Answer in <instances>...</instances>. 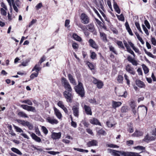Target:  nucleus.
Returning <instances> with one entry per match:
<instances>
[{"label":"nucleus","mask_w":156,"mask_h":156,"mask_svg":"<svg viewBox=\"0 0 156 156\" xmlns=\"http://www.w3.org/2000/svg\"><path fill=\"white\" fill-rule=\"evenodd\" d=\"M126 71L131 74L134 75L135 74V72L133 69L129 65H127L126 68Z\"/></svg>","instance_id":"4468645a"},{"label":"nucleus","mask_w":156,"mask_h":156,"mask_svg":"<svg viewBox=\"0 0 156 156\" xmlns=\"http://www.w3.org/2000/svg\"><path fill=\"white\" fill-rule=\"evenodd\" d=\"M124 77L126 81L127 84L129 85L130 84V81L128 79V76L126 74H125L124 75Z\"/></svg>","instance_id":"8fccbe9b"},{"label":"nucleus","mask_w":156,"mask_h":156,"mask_svg":"<svg viewBox=\"0 0 156 156\" xmlns=\"http://www.w3.org/2000/svg\"><path fill=\"white\" fill-rule=\"evenodd\" d=\"M125 25L126 27V28L127 31L129 33V34L133 36V34L130 28L129 25L128 24V23L126 22L125 23Z\"/></svg>","instance_id":"b1692460"},{"label":"nucleus","mask_w":156,"mask_h":156,"mask_svg":"<svg viewBox=\"0 0 156 156\" xmlns=\"http://www.w3.org/2000/svg\"><path fill=\"white\" fill-rule=\"evenodd\" d=\"M88 42L90 46L95 49L98 48V46L96 44L95 42L92 39H90L88 41Z\"/></svg>","instance_id":"dca6fc26"},{"label":"nucleus","mask_w":156,"mask_h":156,"mask_svg":"<svg viewBox=\"0 0 156 156\" xmlns=\"http://www.w3.org/2000/svg\"><path fill=\"white\" fill-rule=\"evenodd\" d=\"M61 108L63 107L64 105L63 104V103L61 101H59L57 104Z\"/></svg>","instance_id":"5fc2aeb1"},{"label":"nucleus","mask_w":156,"mask_h":156,"mask_svg":"<svg viewBox=\"0 0 156 156\" xmlns=\"http://www.w3.org/2000/svg\"><path fill=\"white\" fill-rule=\"evenodd\" d=\"M26 126L28 127L30 130H32L33 128V126L29 122H28Z\"/></svg>","instance_id":"3c124183"},{"label":"nucleus","mask_w":156,"mask_h":156,"mask_svg":"<svg viewBox=\"0 0 156 156\" xmlns=\"http://www.w3.org/2000/svg\"><path fill=\"white\" fill-rule=\"evenodd\" d=\"M46 58L45 56L44 55L42 56V57L41 58V59L38 62L39 63V65H41L42 62L45 61Z\"/></svg>","instance_id":"79ce46f5"},{"label":"nucleus","mask_w":156,"mask_h":156,"mask_svg":"<svg viewBox=\"0 0 156 156\" xmlns=\"http://www.w3.org/2000/svg\"><path fill=\"white\" fill-rule=\"evenodd\" d=\"M41 129L42 130L43 133L46 135L48 134V131L47 128L44 126H42L41 127Z\"/></svg>","instance_id":"c03bdc74"},{"label":"nucleus","mask_w":156,"mask_h":156,"mask_svg":"<svg viewBox=\"0 0 156 156\" xmlns=\"http://www.w3.org/2000/svg\"><path fill=\"white\" fill-rule=\"evenodd\" d=\"M122 105V103L120 101H112V106L113 108H115L118 107Z\"/></svg>","instance_id":"4be33fe9"},{"label":"nucleus","mask_w":156,"mask_h":156,"mask_svg":"<svg viewBox=\"0 0 156 156\" xmlns=\"http://www.w3.org/2000/svg\"><path fill=\"white\" fill-rule=\"evenodd\" d=\"M87 65L91 70L94 69V66L93 65L89 62H87Z\"/></svg>","instance_id":"58836bf2"},{"label":"nucleus","mask_w":156,"mask_h":156,"mask_svg":"<svg viewBox=\"0 0 156 156\" xmlns=\"http://www.w3.org/2000/svg\"><path fill=\"white\" fill-rule=\"evenodd\" d=\"M142 67L145 74H147L149 72V69L148 68L144 65H142Z\"/></svg>","instance_id":"f704fd0d"},{"label":"nucleus","mask_w":156,"mask_h":156,"mask_svg":"<svg viewBox=\"0 0 156 156\" xmlns=\"http://www.w3.org/2000/svg\"><path fill=\"white\" fill-rule=\"evenodd\" d=\"M143 134L141 132L138 131H136L133 134V136H142Z\"/></svg>","instance_id":"2f4dec72"},{"label":"nucleus","mask_w":156,"mask_h":156,"mask_svg":"<svg viewBox=\"0 0 156 156\" xmlns=\"http://www.w3.org/2000/svg\"><path fill=\"white\" fill-rule=\"evenodd\" d=\"M127 51L130 53L132 55H133V56L134 57H135V55L133 52V51L130 48H129L127 49Z\"/></svg>","instance_id":"13d9d810"},{"label":"nucleus","mask_w":156,"mask_h":156,"mask_svg":"<svg viewBox=\"0 0 156 156\" xmlns=\"http://www.w3.org/2000/svg\"><path fill=\"white\" fill-rule=\"evenodd\" d=\"M133 141L132 140H130L126 141V144L129 146L133 144Z\"/></svg>","instance_id":"e2e57ef3"},{"label":"nucleus","mask_w":156,"mask_h":156,"mask_svg":"<svg viewBox=\"0 0 156 156\" xmlns=\"http://www.w3.org/2000/svg\"><path fill=\"white\" fill-rule=\"evenodd\" d=\"M1 6L2 7L1 8L5 9V10H8L7 7L5 5L3 2H2L1 3Z\"/></svg>","instance_id":"4d7b16f0"},{"label":"nucleus","mask_w":156,"mask_h":156,"mask_svg":"<svg viewBox=\"0 0 156 156\" xmlns=\"http://www.w3.org/2000/svg\"><path fill=\"white\" fill-rule=\"evenodd\" d=\"M106 146L112 148H118L119 147V146L113 144H107Z\"/></svg>","instance_id":"c9c22d12"},{"label":"nucleus","mask_w":156,"mask_h":156,"mask_svg":"<svg viewBox=\"0 0 156 156\" xmlns=\"http://www.w3.org/2000/svg\"><path fill=\"white\" fill-rule=\"evenodd\" d=\"M109 47L110 50L113 53H114V54H117V52H116V51L115 50V49L114 48L113 46H112V45H109Z\"/></svg>","instance_id":"ea45409f"},{"label":"nucleus","mask_w":156,"mask_h":156,"mask_svg":"<svg viewBox=\"0 0 156 156\" xmlns=\"http://www.w3.org/2000/svg\"><path fill=\"white\" fill-rule=\"evenodd\" d=\"M72 110L74 115L77 117H78L79 112V104L77 103L73 106L72 108Z\"/></svg>","instance_id":"423d86ee"},{"label":"nucleus","mask_w":156,"mask_h":156,"mask_svg":"<svg viewBox=\"0 0 156 156\" xmlns=\"http://www.w3.org/2000/svg\"><path fill=\"white\" fill-rule=\"evenodd\" d=\"M96 57V54L94 52H92L91 53L90 57L92 59H94Z\"/></svg>","instance_id":"6e6d98bb"},{"label":"nucleus","mask_w":156,"mask_h":156,"mask_svg":"<svg viewBox=\"0 0 156 156\" xmlns=\"http://www.w3.org/2000/svg\"><path fill=\"white\" fill-rule=\"evenodd\" d=\"M136 85L141 88H145V85L144 83L139 80H136Z\"/></svg>","instance_id":"a211bd4d"},{"label":"nucleus","mask_w":156,"mask_h":156,"mask_svg":"<svg viewBox=\"0 0 156 156\" xmlns=\"http://www.w3.org/2000/svg\"><path fill=\"white\" fill-rule=\"evenodd\" d=\"M138 109L143 114L146 115L147 111V108L144 105L139 106Z\"/></svg>","instance_id":"f8f14e48"},{"label":"nucleus","mask_w":156,"mask_h":156,"mask_svg":"<svg viewBox=\"0 0 156 156\" xmlns=\"http://www.w3.org/2000/svg\"><path fill=\"white\" fill-rule=\"evenodd\" d=\"M42 6V4L41 3H40L36 5L35 7L37 10H38L40 9Z\"/></svg>","instance_id":"bf43d9fd"},{"label":"nucleus","mask_w":156,"mask_h":156,"mask_svg":"<svg viewBox=\"0 0 156 156\" xmlns=\"http://www.w3.org/2000/svg\"><path fill=\"white\" fill-rule=\"evenodd\" d=\"M113 7L114 9H115L116 12L118 13L119 14L120 12V9L119 8L117 4L115 2H114V3Z\"/></svg>","instance_id":"cd10ccee"},{"label":"nucleus","mask_w":156,"mask_h":156,"mask_svg":"<svg viewBox=\"0 0 156 156\" xmlns=\"http://www.w3.org/2000/svg\"><path fill=\"white\" fill-rule=\"evenodd\" d=\"M98 133L99 135H105L106 134L105 131L102 129H100L98 131Z\"/></svg>","instance_id":"09e8293b"},{"label":"nucleus","mask_w":156,"mask_h":156,"mask_svg":"<svg viewBox=\"0 0 156 156\" xmlns=\"http://www.w3.org/2000/svg\"><path fill=\"white\" fill-rule=\"evenodd\" d=\"M133 148L135 149L140 151L141 152L140 153L144 152L145 151V147L142 146H138L134 147Z\"/></svg>","instance_id":"393cba45"},{"label":"nucleus","mask_w":156,"mask_h":156,"mask_svg":"<svg viewBox=\"0 0 156 156\" xmlns=\"http://www.w3.org/2000/svg\"><path fill=\"white\" fill-rule=\"evenodd\" d=\"M144 51L145 53L147 54L148 56L151 57H153L154 56L151 53L147 51L145 49L144 50Z\"/></svg>","instance_id":"052dcab7"},{"label":"nucleus","mask_w":156,"mask_h":156,"mask_svg":"<svg viewBox=\"0 0 156 156\" xmlns=\"http://www.w3.org/2000/svg\"><path fill=\"white\" fill-rule=\"evenodd\" d=\"M28 111H31L33 112H35V108L31 106H29L28 107Z\"/></svg>","instance_id":"49530a36"},{"label":"nucleus","mask_w":156,"mask_h":156,"mask_svg":"<svg viewBox=\"0 0 156 156\" xmlns=\"http://www.w3.org/2000/svg\"><path fill=\"white\" fill-rule=\"evenodd\" d=\"M18 115L19 116L21 117L24 118L28 117L27 115L23 112H19L18 113Z\"/></svg>","instance_id":"473e14b6"},{"label":"nucleus","mask_w":156,"mask_h":156,"mask_svg":"<svg viewBox=\"0 0 156 156\" xmlns=\"http://www.w3.org/2000/svg\"><path fill=\"white\" fill-rule=\"evenodd\" d=\"M127 60L129 61L131 63L132 65L134 66H136L138 64L137 61L135 60L133 58L130 56H128V57Z\"/></svg>","instance_id":"aec40b11"},{"label":"nucleus","mask_w":156,"mask_h":156,"mask_svg":"<svg viewBox=\"0 0 156 156\" xmlns=\"http://www.w3.org/2000/svg\"><path fill=\"white\" fill-rule=\"evenodd\" d=\"M93 82L97 84V87L99 89H101L103 86V83L101 81L98 80L94 78H93Z\"/></svg>","instance_id":"6e6552de"},{"label":"nucleus","mask_w":156,"mask_h":156,"mask_svg":"<svg viewBox=\"0 0 156 156\" xmlns=\"http://www.w3.org/2000/svg\"><path fill=\"white\" fill-rule=\"evenodd\" d=\"M144 23L146 26L147 27V28L148 29H150V26L148 22L147 21V20H145L144 21Z\"/></svg>","instance_id":"864d4df0"},{"label":"nucleus","mask_w":156,"mask_h":156,"mask_svg":"<svg viewBox=\"0 0 156 156\" xmlns=\"http://www.w3.org/2000/svg\"><path fill=\"white\" fill-rule=\"evenodd\" d=\"M128 110L126 106H123L121 108V111L122 112H125Z\"/></svg>","instance_id":"a18cd8bd"},{"label":"nucleus","mask_w":156,"mask_h":156,"mask_svg":"<svg viewBox=\"0 0 156 156\" xmlns=\"http://www.w3.org/2000/svg\"><path fill=\"white\" fill-rule=\"evenodd\" d=\"M152 43L154 45H156V40L155 39L154 37H152L151 40Z\"/></svg>","instance_id":"680f3d73"},{"label":"nucleus","mask_w":156,"mask_h":156,"mask_svg":"<svg viewBox=\"0 0 156 156\" xmlns=\"http://www.w3.org/2000/svg\"><path fill=\"white\" fill-rule=\"evenodd\" d=\"M29 106L25 105H21V107L23 109L28 110Z\"/></svg>","instance_id":"0e129e2a"},{"label":"nucleus","mask_w":156,"mask_h":156,"mask_svg":"<svg viewBox=\"0 0 156 156\" xmlns=\"http://www.w3.org/2000/svg\"><path fill=\"white\" fill-rule=\"evenodd\" d=\"M13 126H14V128L16 129V131L17 132H19L20 133L23 132V130L20 128L19 127H18L17 126H15V125H14Z\"/></svg>","instance_id":"37998d69"},{"label":"nucleus","mask_w":156,"mask_h":156,"mask_svg":"<svg viewBox=\"0 0 156 156\" xmlns=\"http://www.w3.org/2000/svg\"><path fill=\"white\" fill-rule=\"evenodd\" d=\"M36 21L37 20H32L30 22V23H29V27H30L31 26L33 25L35 23Z\"/></svg>","instance_id":"69168bd1"},{"label":"nucleus","mask_w":156,"mask_h":156,"mask_svg":"<svg viewBox=\"0 0 156 156\" xmlns=\"http://www.w3.org/2000/svg\"><path fill=\"white\" fill-rule=\"evenodd\" d=\"M55 114L58 119H60L62 117V115L59 110L55 107L54 108Z\"/></svg>","instance_id":"6ab92c4d"},{"label":"nucleus","mask_w":156,"mask_h":156,"mask_svg":"<svg viewBox=\"0 0 156 156\" xmlns=\"http://www.w3.org/2000/svg\"><path fill=\"white\" fill-rule=\"evenodd\" d=\"M116 94L118 96L124 97L125 98L126 97L127 95L126 91L125 90L124 88H123L120 91H119V92L118 93Z\"/></svg>","instance_id":"9d476101"},{"label":"nucleus","mask_w":156,"mask_h":156,"mask_svg":"<svg viewBox=\"0 0 156 156\" xmlns=\"http://www.w3.org/2000/svg\"><path fill=\"white\" fill-rule=\"evenodd\" d=\"M132 109V111L133 113L134 114V115H135L137 112V109H136V108H131Z\"/></svg>","instance_id":"774afa93"},{"label":"nucleus","mask_w":156,"mask_h":156,"mask_svg":"<svg viewBox=\"0 0 156 156\" xmlns=\"http://www.w3.org/2000/svg\"><path fill=\"white\" fill-rule=\"evenodd\" d=\"M11 150L12 151L19 155H21L22 154V153L17 148L12 147L11 148Z\"/></svg>","instance_id":"c85d7f7f"},{"label":"nucleus","mask_w":156,"mask_h":156,"mask_svg":"<svg viewBox=\"0 0 156 156\" xmlns=\"http://www.w3.org/2000/svg\"><path fill=\"white\" fill-rule=\"evenodd\" d=\"M98 142L95 140H92L91 141L88 142L87 145L88 147H90L93 146H96L97 145Z\"/></svg>","instance_id":"412c9836"},{"label":"nucleus","mask_w":156,"mask_h":156,"mask_svg":"<svg viewBox=\"0 0 156 156\" xmlns=\"http://www.w3.org/2000/svg\"><path fill=\"white\" fill-rule=\"evenodd\" d=\"M38 73H33L30 76V78L31 79H33L35 77H37L38 75Z\"/></svg>","instance_id":"de8ad7c7"},{"label":"nucleus","mask_w":156,"mask_h":156,"mask_svg":"<svg viewBox=\"0 0 156 156\" xmlns=\"http://www.w3.org/2000/svg\"><path fill=\"white\" fill-rule=\"evenodd\" d=\"M123 78V77L122 76L119 75L117 78V80L119 83H121L122 82Z\"/></svg>","instance_id":"603ef678"},{"label":"nucleus","mask_w":156,"mask_h":156,"mask_svg":"<svg viewBox=\"0 0 156 156\" xmlns=\"http://www.w3.org/2000/svg\"><path fill=\"white\" fill-rule=\"evenodd\" d=\"M61 136V132L58 133L55 132H52L51 135V138L53 140H59Z\"/></svg>","instance_id":"0eeeda50"},{"label":"nucleus","mask_w":156,"mask_h":156,"mask_svg":"<svg viewBox=\"0 0 156 156\" xmlns=\"http://www.w3.org/2000/svg\"><path fill=\"white\" fill-rule=\"evenodd\" d=\"M74 89L76 92L81 97L84 95V89L83 86L82 84L80 82H78V85L74 87Z\"/></svg>","instance_id":"f03ea898"},{"label":"nucleus","mask_w":156,"mask_h":156,"mask_svg":"<svg viewBox=\"0 0 156 156\" xmlns=\"http://www.w3.org/2000/svg\"><path fill=\"white\" fill-rule=\"evenodd\" d=\"M41 65H39V63L36 64L33 68L32 70V71L35 70L36 72L38 73V72L41 70V68L40 67Z\"/></svg>","instance_id":"bb28decb"},{"label":"nucleus","mask_w":156,"mask_h":156,"mask_svg":"<svg viewBox=\"0 0 156 156\" xmlns=\"http://www.w3.org/2000/svg\"><path fill=\"white\" fill-rule=\"evenodd\" d=\"M90 122L93 125H98L101 126V124L99 120L95 118H92L90 120Z\"/></svg>","instance_id":"ddd939ff"},{"label":"nucleus","mask_w":156,"mask_h":156,"mask_svg":"<svg viewBox=\"0 0 156 156\" xmlns=\"http://www.w3.org/2000/svg\"><path fill=\"white\" fill-rule=\"evenodd\" d=\"M7 10H5V9H3V8H1L0 9V12L1 14L2 15L4 16H5L7 15V12L6 11Z\"/></svg>","instance_id":"e433bc0d"},{"label":"nucleus","mask_w":156,"mask_h":156,"mask_svg":"<svg viewBox=\"0 0 156 156\" xmlns=\"http://www.w3.org/2000/svg\"><path fill=\"white\" fill-rule=\"evenodd\" d=\"M100 36L102 37L104 41H107L106 36V34L103 32L100 33Z\"/></svg>","instance_id":"72a5a7b5"},{"label":"nucleus","mask_w":156,"mask_h":156,"mask_svg":"<svg viewBox=\"0 0 156 156\" xmlns=\"http://www.w3.org/2000/svg\"><path fill=\"white\" fill-rule=\"evenodd\" d=\"M129 105L131 108H136V105H135L134 100L133 99H131L129 101Z\"/></svg>","instance_id":"7c9ffc66"},{"label":"nucleus","mask_w":156,"mask_h":156,"mask_svg":"<svg viewBox=\"0 0 156 156\" xmlns=\"http://www.w3.org/2000/svg\"><path fill=\"white\" fill-rule=\"evenodd\" d=\"M78 46V44L77 43H73V44L72 47L74 49L77 48Z\"/></svg>","instance_id":"338daca9"},{"label":"nucleus","mask_w":156,"mask_h":156,"mask_svg":"<svg viewBox=\"0 0 156 156\" xmlns=\"http://www.w3.org/2000/svg\"><path fill=\"white\" fill-rule=\"evenodd\" d=\"M73 37L74 40L78 41L80 42L82 40L81 37L76 34H73Z\"/></svg>","instance_id":"a878e982"},{"label":"nucleus","mask_w":156,"mask_h":156,"mask_svg":"<svg viewBox=\"0 0 156 156\" xmlns=\"http://www.w3.org/2000/svg\"><path fill=\"white\" fill-rule=\"evenodd\" d=\"M78 27L82 30L85 35L86 36H88L90 34L88 30L92 33L94 35H97V32L95 29L94 25L93 23H90L87 25L86 27L82 24H80Z\"/></svg>","instance_id":"f257e3e1"},{"label":"nucleus","mask_w":156,"mask_h":156,"mask_svg":"<svg viewBox=\"0 0 156 156\" xmlns=\"http://www.w3.org/2000/svg\"><path fill=\"white\" fill-rule=\"evenodd\" d=\"M117 44L120 48L124 49L125 48L122 41H117Z\"/></svg>","instance_id":"a19ab883"},{"label":"nucleus","mask_w":156,"mask_h":156,"mask_svg":"<svg viewBox=\"0 0 156 156\" xmlns=\"http://www.w3.org/2000/svg\"><path fill=\"white\" fill-rule=\"evenodd\" d=\"M72 92L65 90L63 92V94L64 97L66 100V101L68 102H72Z\"/></svg>","instance_id":"20e7f679"},{"label":"nucleus","mask_w":156,"mask_h":156,"mask_svg":"<svg viewBox=\"0 0 156 156\" xmlns=\"http://www.w3.org/2000/svg\"><path fill=\"white\" fill-rule=\"evenodd\" d=\"M46 120L48 122L53 125L57 124L58 123V121L57 120L50 117H48L46 119Z\"/></svg>","instance_id":"9b49d317"},{"label":"nucleus","mask_w":156,"mask_h":156,"mask_svg":"<svg viewBox=\"0 0 156 156\" xmlns=\"http://www.w3.org/2000/svg\"><path fill=\"white\" fill-rule=\"evenodd\" d=\"M68 76L70 83L74 85H76V83L73 76L70 74H69L68 75Z\"/></svg>","instance_id":"2eb2a0df"},{"label":"nucleus","mask_w":156,"mask_h":156,"mask_svg":"<svg viewBox=\"0 0 156 156\" xmlns=\"http://www.w3.org/2000/svg\"><path fill=\"white\" fill-rule=\"evenodd\" d=\"M156 137L153 136H149L148 135H146L144 137L143 140L146 142L148 143L150 141L155 140Z\"/></svg>","instance_id":"1a4fd4ad"},{"label":"nucleus","mask_w":156,"mask_h":156,"mask_svg":"<svg viewBox=\"0 0 156 156\" xmlns=\"http://www.w3.org/2000/svg\"><path fill=\"white\" fill-rule=\"evenodd\" d=\"M62 85L64 87L66 90L72 92V89L67 79L64 77H62L61 80Z\"/></svg>","instance_id":"7ed1b4c3"},{"label":"nucleus","mask_w":156,"mask_h":156,"mask_svg":"<svg viewBox=\"0 0 156 156\" xmlns=\"http://www.w3.org/2000/svg\"><path fill=\"white\" fill-rule=\"evenodd\" d=\"M81 22L85 24L89 23L90 18L85 13L81 14L80 16Z\"/></svg>","instance_id":"39448f33"},{"label":"nucleus","mask_w":156,"mask_h":156,"mask_svg":"<svg viewBox=\"0 0 156 156\" xmlns=\"http://www.w3.org/2000/svg\"><path fill=\"white\" fill-rule=\"evenodd\" d=\"M116 16L120 20L122 21H124V17L122 14H121L120 15H117Z\"/></svg>","instance_id":"4c0bfd02"},{"label":"nucleus","mask_w":156,"mask_h":156,"mask_svg":"<svg viewBox=\"0 0 156 156\" xmlns=\"http://www.w3.org/2000/svg\"><path fill=\"white\" fill-rule=\"evenodd\" d=\"M84 108L86 113L87 115H91L92 113L90 108L86 105H84Z\"/></svg>","instance_id":"f3484780"},{"label":"nucleus","mask_w":156,"mask_h":156,"mask_svg":"<svg viewBox=\"0 0 156 156\" xmlns=\"http://www.w3.org/2000/svg\"><path fill=\"white\" fill-rule=\"evenodd\" d=\"M17 121L19 123H20V124L24 126H26L28 122L27 121L22 120L20 119L17 120Z\"/></svg>","instance_id":"c756f323"},{"label":"nucleus","mask_w":156,"mask_h":156,"mask_svg":"<svg viewBox=\"0 0 156 156\" xmlns=\"http://www.w3.org/2000/svg\"><path fill=\"white\" fill-rule=\"evenodd\" d=\"M31 136L32 138L36 141L38 142H40L41 141V138L37 136L34 133H32Z\"/></svg>","instance_id":"5701e85b"}]
</instances>
